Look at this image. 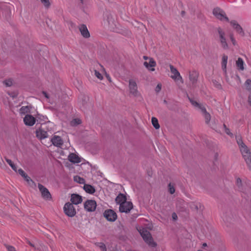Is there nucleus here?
I'll return each instance as SVG.
<instances>
[{"instance_id":"obj_1","label":"nucleus","mask_w":251,"mask_h":251,"mask_svg":"<svg viewBox=\"0 0 251 251\" xmlns=\"http://www.w3.org/2000/svg\"><path fill=\"white\" fill-rule=\"evenodd\" d=\"M237 143L248 168L251 171V149L245 145L241 137L237 138Z\"/></svg>"},{"instance_id":"obj_2","label":"nucleus","mask_w":251,"mask_h":251,"mask_svg":"<svg viewBox=\"0 0 251 251\" xmlns=\"http://www.w3.org/2000/svg\"><path fill=\"white\" fill-rule=\"evenodd\" d=\"M188 77L190 82V87L192 89H195L197 86L199 77V73L195 70L188 72Z\"/></svg>"},{"instance_id":"obj_3","label":"nucleus","mask_w":251,"mask_h":251,"mask_svg":"<svg viewBox=\"0 0 251 251\" xmlns=\"http://www.w3.org/2000/svg\"><path fill=\"white\" fill-rule=\"evenodd\" d=\"M129 93L135 97L140 95L138 90L137 85L135 80L130 79L129 80Z\"/></svg>"},{"instance_id":"obj_4","label":"nucleus","mask_w":251,"mask_h":251,"mask_svg":"<svg viewBox=\"0 0 251 251\" xmlns=\"http://www.w3.org/2000/svg\"><path fill=\"white\" fill-rule=\"evenodd\" d=\"M64 211L68 217H73L76 214L75 209L73 204L70 202H67L64 206Z\"/></svg>"},{"instance_id":"obj_5","label":"nucleus","mask_w":251,"mask_h":251,"mask_svg":"<svg viewBox=\"0 0 251 251\" xmlns=\"http://www.w3.org/2000/svg\"><path fill=\"white\" fill-rule=\"evenodd\" d=\"M38 188L41 194V196L44 199L46 200H51V195L47 188L40 183L38 184Z\"/></svg>"},{"instance_id":"obj_6","label":"nucleus","mask_w":251,"mask_h":251,"mask_svg":"<svg viewBox=\"0 0 251 251\" xmlns=\"http://www.w3.org/2000/svg\"><path fill=\"white\" fill-rule=\"evenodd\" d=\"M133 208L132 203L130 201H126L121 203L119 207V211L121 212L129 213Z\"/></svg>"},{"instance_id":"obj_7","label":"nucleus","mask_w":251,"mask_h":251,"mask_svg":"<svg viewBox=\"0 0 251 251\" xmlns=\"http://www.w3.org/2000/svg\"><path fill=\"white\" fill-rule=\"evenodd\" d=\"M77 28L81 35L84 38L88 39L90 37V33L86 25L83 24H80L78 26Z\"/></svg>"},{"instance_id":"obj_8","label":"nucleus","mask_w":251,"mask_h":251,"mask_svg":"<svg viewBox=\"0 0 251 251\" xmlns=\"http://www.w3.org/2000/svg\"><path fill=\"white\" fill-rule=\"evenodd\" d=\"M213 15L218 19L222 20L224 18L226 21L228 22V18L226 16L224 12L219 8H215L213 10Z\"/></svg>"},{"instance_id":"obj_9","label":"nucleus","mask_w":251,"mask_h":251,"mask_svg":"<svg viewBox=\"0 0 251 251\" xmlns=\"http://www.w3.org/2000/svg\"><path fill=\"white\" fill-rule=\"evenodd\" d=\"M103 215L108 221L111 222L115 221L117 218L116 213L111 209L105 210Z\"/></svg>"},{"instance_id":"obj_10","label":"nucleus","mask_w":251,"mask_h":251,"mask_svg":"<svg viewBox=\"0 0 251 251\" xmlns=\"http://www.w3.org/2000/svg\"><path fill=\"white\" fill-rule=\"evenodd\" d=\"M84 208L88 211H94L96 208V202L94 200H87L84 204Z\"/></svg>"},{"instance_id":"obj_11","label":"nucleus","mask_w":251,"mask_h":251,"mask_svg":"<svg viewBox=\"0 0 251 251\" xmlns=\"http://www.w3.org/2000/svg\"><path fill=\"white\" fill-rule=\"evenodd\" d=\"M171 72L173 74L171 77L173 79L180 80L183 83V79L182 76L180 75V73L173 65H170Z\"/></svg>"},{"instance_id":"obj_12","label":"nucleus","mask_w":251,"mask_h":251,"mask_svg":"<svg viewBox=\"0 0 251 251\" xmlns=\"http://www.w3.org/2000/svg\"><path fill=\"white\" fill-rule=\"evenodd\" d=\"M52 144L56 147L60 148L63 144V141L61 137L54 135L51 139Z\"/></svg>"},{"instance_id":"obj_13","label":"nucleus","mask_w":251,"mask_h":251,"mask_svg":"<svg viewBox=\"0 0 251 251\" xmlns=\"http://www.w3.org/2000/svg\"><path fill=\"white\" fill-rule=\"evenodd\" d=\"M25 124L28 126H32L35 123V118L30 115H26L24 119Z\"/></svg>"},{"instance_id":"obj_14","label":"nucleus","mask_w":251,"mask_h":251,"mask_svg":"<svg viewBox=\"0 0 251 251\" xmlns=\"http://www.w3.org/2000/svg\"><path fill=\"white\" fill-rule=\"evenodd\" d=\"M71 201L72 204H78L81 203L82 199L81 196L76 194H73L71 195Z\"/></svg>"},{"instance_id":"obj_15","label":"nucleus","mask_w":251,"mask_h":251,"mask_svg":"<svg viewBox=\"0 0 251 251\" xmlns=\"http://www.w3.org/2000/svg\"><path fill=\"white\" fill-rule=\"evenodd\" d=\"M231 25L236 29L237 32L241 34L242 36H244V32L242 27L235 21H231L230 22Z\"/></svg>"},{"instance_id":"obj_16","label":"nucleus","mask_w":251,"mask_h":251,"mask_svg":"<svg viewBox=\"0 0 251 251\" xmlns=\"http://www.w3.org/2000/svg\"><path fill=\"white\" fill-rule=\"evenodd\" d=\"M138 231L140 233L141 236L142 237L143 240L145 241V239H147L151 236V233L148 231L146 229L142 228L138 229Z\"/></svg>"},{"instance_id":"obj_17","label":"nucleus","mask_w":251,"mask_h":251,"mask_svg":"<svg viewBox=\"0 0 251 251\" xmlns=\"http://www.w3.org/2000/svg\"><path fill=\"white\" fill-rule=\"evenodd\" d=\"M69 160L73 163H77L80 162V158L76 154L72 153L68 156Z\"/></svg>"},{"instance_id":"obj_18","label":"nucleus","mask_w":251,"mask_h":251,"mask_svg":"<svg viewBox=\"0 0 251 251\" xmlns=\"http://www.w3.org/2000/svg\"><path fill=\"white\" fill-rule=\"evenodd\" d=\"M36 136L41 140L47 137L48 133L46 131L42 129H39L36 131Z\"/></svg>"},{"instance_id":"obj_19","label":"nucleus","mask_w":251,"mask_h":251,"mask_svg":"<svg viewBox=\"0 0 251 251\" xmlns=\"http://www.w3.org/2000/svg\"><path fill=\"white\" fill-rule=\"evenodd\" d=\"M83 189L86 193L90 194H93L96 192L95 188L90 184H84Z\"/></svg>"},{"instance_id":"obj_20","label":"nucleus","mask_w":251,"mask_h":251,"mask_svg":"<svg viewBox=\"0 0 251 251\" xmlns=\"http://www.w3.org/2000/svg\"><path fill=\"white\" fill-rule=\"evenodd\" d=\"M115 201L118 204H119L120 205L123 202H125L126 201V196L124 194L120 193L116 197Z\"/></svg>"},{"instance_id":"obj_21","label":"nucleus","mask_w":251,"mask_h":251,"mask_svg":"<svg viewBox=\"0 0 251 251\" xmlns=\"http://www.w3.org/2000/svg\"><path fill=\"white\" fill-rule=\"evenodd\" d=\"M244 64L243 60L240 57H239L236 61V65L238 69L241 71H243L245 69Z\"/></svg>"},{"instance_id":"obj_22","label":"nucleus","mask_w":251,"mask_h":251,"mask_svg":"<svg viewBox=\"0 0 251 251\" xmlns=\"http://www.w3.org/2000/svg\"><path fill=\"white\" fill-rule=\"evenodd\" d=\"M149 246L155 248L157 246V243L154 241L153 238L151 235L147 239H145L144 241Z\"/></svg>"},{"instance_id":"obj_23","label":"nucleus","mask_w":251,"mask_h":251,"mask_svg":"<svg viewBox=\"0 0 251 251\" xmlns=\"http://www.w3.org/2000/svg\"><path fill=\"white\" fill-rule=\"evenodd\" d=\"M24 178L26 181L28 185L30 186L31 187L35 188L36 187V183L32 179H31V178L29 176L26 175Z\"/></svg>"},{"instance_id":"obj_24","label":"nucleus","mask_w":251,"mask_h":251,"mask_svg":"<svg viewBox=\"0 0 251 251\" xmlns=\"http://www.w3.org/2000/svg\"><path fill=\"white\" fill-rule=\"evenodd\" d=\"M227 56L226 55H224L222 57V68L225 73H226V64L227 61Z\"/></svg>"},{"instance_id":"obj_25","label":"nucleus","mask_w":251,"mask_h":251,"mask_svg":"<svg viewBox=\"0 0 251 251\" xmlns=\"http://www.w3.org/2000/svg\"><path fill=\"white\" fill-rule=\"evenodd\" d=\"M151 124L153 127L156 129H158L160 128V125L158 123V120L155 117H152L151 118Z\"/></svg>"},{"instance_id":"obj_26","label":"nucleus","mask_w":251,"mask_h":251,"mask_svg":"<svg viewBox=\"0 0 251 251\" xmlns=\"http://www.w3.org/2000/svg\"><path fill=\"white\" fill-rule=\"evenodd\" d=\"M5 161L7 162V163L10 165V166L11 167V168L15 171L17 172V169L16 166V165L14 164V163L11 160L6 158L4 157Z\"/></svg>"},{"instance_id":"obj_27","label":"nucleus","mask_w":251,"mask_h":251,"mask_svg":"<svg viewBox=\"0 0 251 251\" xmlns=\"http://www.w3.org/2000/svg\"><path fill=\"white\" fill-rule=\"evenodd\" d=\"M74 180L75 181L79 184H85V180L83 178H82L78 176H75L74 177Z\"/></svg>"},{"instance_id":"obj_28","label":"nucleus","mask_w":251,"mask_h":251,"mask_svg":"<svg viewBox=\"0 0 251 251\" xmlns=\"http://www.w3.org/2000/svg\"><path fill=\"white\" fill-rule=\"evenodd\" d=\"M217 30L220 39L226 38L225 37V32L221 27H218L217 29Z\"/></svg>"},{"instance_id":"obj_29","label":"nucleus","mask_w":251,"mask_h":251,"mask_svg":"<svg viewBox=\"0 0 251 251\" xmlns=\"http://www.w3.org/2000/svg\"><path fill=\"white\" fill-rule=\"evenodd\" d=\"M81 121L79 119H74L70 122V125L72 126H76L80 124Z\"/></svg>"},{"instance_id":"obj_30","label":"nucleus","mask_w":251,"mask_h":251,"mask_svg":"<svg viewBox=\"0 0 251 251\" xmlns=\"http://www.w3.org/2000/svg\"><path fill=\"white\" fill-rule=\"evenodd\" d=\"M220 43H221V44L222 47L224 49L227 50L228 49V46L226 42V38H223V39H220Z\"/></svg>"},{"instance_id":"obj_31","label":"nucleus","mask_w":251,"mask_h":251,"mask_svg":"<svg viewBox=\"0 0 251 251\" xmlns=\"http://www.w3.org/2000/svg\"><path fill=\"white\" fill-rule=\"evenodd\" d=\"M20 113L22 114L28 113L30 111V107L28 106H23L20 109Z\"/></svg>"},{"instance_id":"obj_32","label":"nucleus","mask_w":251,"mask_h":251,"mask_svg":"<svg viewBox=\"0 0 251 251\" xmlns=\"http://www.w3.org/2000/svg\"><path fill=\"white\" fill-rule=\"evenodd\" d=\"M3 83L6 87H10L13 85V80L11 78L6 79L3 81Z\"/></svg>"},{"instance_id":"obj_33","label":"nucleus","mask_w":251,"mask_h":251,"mask_svg":"<svg viewBox=\"0 0 251 251\" xmlns=\"http://www.w3.org/2000/svg\"><path fill=\"white\" fill-rule=\"evenodd\" d=\"M245 86L246 89L251 92V80L250 79H247L245 82Z\"/></svg>"},{"instance_id":"obj_34","label":"nucleus","mask_w":251,"mask_h":251,"mask_svg":"<svg viewBox=\"0 0 251 251\" xmlns=\"http://www.w3.org/2000/svg\"><path fill=\"white\" fill-rule=\"evenodd\" d=\"M42 4L46 7L49 8L50 5V0H40Z\"/></svg>"},{"instance_id":"obj_35","label":"nucleus","mask_w":251,"mask_h":251,"mask_svg":"<svg viewBox=\"0 0 251 251\" xmlns=\"http://www.w3.org/2000/svg\"><path fill=\"white\" fill-rule=\"evenodd\" d=\"M236 184L238 188L241 189L242 188L243 184L242 180L240 178L238 177L236 179Z\"/></svg>"},{"instance_id":"obj_36","label":"nucleus","mask_w":251,"mask_h":251,"mask_svg":"<svg viewBox=\"0 0 251 251\" xmlns=\"http://www.w3.org/2000/svg\"><path fill=\"white\" fill-rule=\"evenodd\" d=\"M223 127L225 132L230 137H233V134L230 132L229 129L226 126L225 124L223 125Z\"/></svg>"},{"instance_id":"obj_37","label":"nucleus","mask_w":251,"mask_h":251,"mask_svg":"<svg viewBox=\"0 0 251 251\" xmlns=\"http://www.w3.org/2000/svg\"><path fill=\"white\" fill-rule=\"evenodd\" d=\"M204 116L206 124H208L211 120V116L210 114L208 112L204 114Z\"/></svg>"},{"instance_id":"obj_38","label":"nucleus","mask_w":251,"mask_h":251,"mask_svg":"<svg viewBox=\"0 0 251 251\" xmlns=\"http://www.w3.org/2000/svg\"><path fill=\"white\" fill-rule=\"evenodd\" d=\"M169 192L171 194H173L175 192V188L174 185L170 183L168 184Z\"/></svg>"},{"instance_id":"obj_39","label":"nucleus","mask_w":251,"mask_h":251,"mask_svg":"<svg viewBox=\"0 0 251 251\" xmlns=\"http://www.w3.org/2000/svg\"><path fill=\"white\" fill-rule=\"evenodd\" d=\"M97 246L102 251H107L106 246L103 243H98Z\"/></svg>"},{"instance_id":"obj_40","label":"nucleus","mask_w":251,"mask_h":251,"mask_svg":"<svg viewBox=\"0 0 251 251\" xmlns=\"http://www.w3.org/2000/svg\"><path fill=\"white\" fill-rule=\"evenodd\" d=\"M149 61V67H154L156 66V62L152 58H150Z\"/></svg>"},{"instance_id":"obj_41","label":"nucleus","mask_w":251,"mask_h":251,"mask_svg":"<svg viewBox=\"0 0 251 251\" xmlns=\"http://www.w3.org/2000/svg\"><path fill=\"white\" fill-rule=\"evenodd\" d=\"M189 100H190V101L191 103V104L196 107H199L200 106H201V104L199 103L197 101H196L190 98H189Z\"/></svg>"},{"instance_id":"obj_42","label":"nucleus","mask_w":251,"mask_h":251,"mask_svg":"<svg viewBox=\"0 0 251 251\" xmlns=\"http://www.w3.org/2000/svg\"><path fill=\"white\" fill-rule=\"evenodd\" d=\"M95 74L96 77L100 80H102L103 79V76L101 74L97 71L95 70Z\"/></svg>"},{"instance_id":"obj_43","label":"nucleus","mask_w":251,"mask_h":251,"mask_svg":"<svg viewBox=\"0 0 251 251\" xmlns=\"http://www.w3.org/2000/svg\"><path fill=\"white\" fill-rule=\"evenodd\" d=\"M17 171L18 173L24 178L27 175L22 169H19Z\"/></svg>"},{"instance_id":"obj_44","label":"nucleus","mask_w":251,"mask_h":251,"mask_svg":"<svg viewBox=\"0 0 251 251\" xmlns=\"http://www.w3.org/2000/svg\"><path fill=\"white\" fill-rule=\"evenodd\" d=\"M201 111V112L203 113V114H205L207 113H208L205 109V108L202 105H201L200 107H199Z\"/></svg>"},{"instance_id":"obj_45","label":"nucleus","mask_w":251,"mask_h":251,"mask_svg":"<svg viewBox=\"0 0 251 251\" xmlns=\"http://www.w3.org/2000/svg\"><path fill=\"white\" fill-rule=\"evenodd\" d=\"M161 89V85L160 84H158L155 88V91L156 92H159Z\"/></svg>"},{"instance_id":"obj_46","label":"nucleus","mask_w":251,"mask_h":251,"mask_svg":"<svg viewBox=\"0 0 251 251\" xmlns=\"http://www.w3.org/2000/svg\"><path fill=\"white\" fill-rule=\"evenodd\" d=\"M7 249L8 250V251H16L15 248L12 246H7Z\"/></svg>"},{"instance_id":"obj_47","label":"nucleus","mask_w":251,"mask_h":251,"mask_svg":"<svg viewBox=\"0 0 251 251\" xmlns=\"http://www.w3.org/2000/svg\"><path fill=\"white\" fill-rule=\"evenodd\" d=\"M172 218H173V220H174V221H176L177 219V216L176 213H175V212L173 213Z\"/></svg>"},{"instance_id":"obj_48","label":"nucleus","mask_w":251,"mask_h":251,"mask_svg":"<svg viewBox=\"0 0 251 251\" xmlns=\"http://www.w3.org/2000/svg\"><path fill=\"white\" fill-rule=\"evenodd\" d=\"M230 39H231V41H232V43L234 45V44H235V39H234V38H233V35H232V34H230Z\"/></svg>"},{"instance_id":"obj_49","label":"nucleus","mask_w":251,"mask_h":251,"mask_svg":"<svg viewBox=\"0 0 251 251\" xmlns=\"http://www.w3.org/2000/svg\"><path fill=\"white\" fill-rule=\"evenodd\" d=\"M42 94L47 99H49V95L47 94L46 92L42 91Z\"/></svg>"},{"instance_id":"obj_50","label":"nucleus","mask_w":251,"mask_h":251,"mask_svg":"<svg viewBox=\"0 0 251 251\" xmlns=\"http://www.w3.org/2000/svg\"><path fill=\"white\" fill-rule=\"evenodd\" d=\"M248 102L251 106V94L248 97Z\"/></svg>"},{"instance_id":"obj_51","label":"nucleus","mask_w":251,"mask_h":251,"mask_svg":"<svg viewBox=\"0 0 251 251\" xmlns=\"http://www.w3.org/2000/svg\"><path fill=\"white\" fill-rule=\"evenodd\" d=\"M144 65L147 68H149V64L147 62H145L144 63Z\"/></svg>"},{"instance_id":"obj_52","label":"nucleus","mask_w":251,"mask_h":251,"mask_svg":"<svg viewBox=\"0 0 251 251\" xmlns=\"http://www.w3.org/2000/svg\"><path fill=\"white\" fill-rule=\"evenodd\" d=\"M207 246V244L206 243H204L202 245V248H205V247H206Z\"/></svg>"},{"instance_id":"obj_53","label":"nucleus","mask_w":251,"mask_h":251,"mask_svg":"<svg viewBox=\"0 0 251 251\" xmlns=\"http://www.w3.org/2000/svg\"><path fill=\"white\" fill-rule=\"evenodd\" d=\"M218 153H216L215 154V158L216 160H217L218 159Z\"/></svg>"},{"instance_id":"obj_54","label":"nucleus","mask_w":251,"mask_h":251,"mask_svg":"<svg viewBox=\"0 0 251 251\" xmlns=\"http://www.w3.org/2000/svg\"><path fill=\"white\" fill-rule=\"evenodd\" d=\"M143 58L145 59V60H147V59H149L150 57H148V56H143Z\"/></svg>"},{"instance_id":"obj_55","label":"nucleus","mask_w":251,"mask_h":251,"mask_svg":"<svg viewBox=\"0 0 251 251\" xmlns=\"http://www.w3.org/2000/svg\"><path fill=\"white\" fill-rule=\"evenodd\" d=\"M106 77H107V78H108V80H109L110 82H111V80L110 77L109 76V75H106Z\"/></svg>"},{"instance_id":"obj_56","label":"nucleus","mask_w":251,"mask_h":251,"mask_svg":"<svg viewBox=\"0 0 251 251\" xmlns=\"http://www.w3.org/2000/svg\"><path fill=\"white\" fill-rule=\"evenodd\" d=\"M3 162V160L2 159V158H0V166H1L2 165V163Z\"/></svg>"},{"instance_id":"obj_57","label":"nucleus","mask_w":251,"mask_h":251,"mask_svg":"<svg viewBox=\"0 0 251 251\" xmlns=\"http://www.w3.org/2000/svg\"><path fill=\"white\" fill-rule=\"evenodd\" d=\"M195 208L198 211L199 210V207L198 205H195Z\"/></svg>"},{"instance_id":"obj_58","label":"nucleus","mask_w":251,"mask_h":251,"mask_svg":"<svg viewBox=\"0 0 251 251\" xmlns=\"http://www.w3.org/2000/svg\"><path fill=\"white\" fill-rule=\"evenodd\" d=\"M29 244L30 246H31L32 247H34V245L33 244H32L31 243L29 242Z\"/></svg>"},{"instance_id":"obj_59","label":"nucleus","mask_w":251,"mask_h":251,"mask_svg":"<svg viewBox=\"0 0 251 251\" xmlns=\"http://www.w3.org/2000/svg\"><path fill=\"white\" fill-rule=\"evenodd\" d=\"M163 102H164V103H165V104H167V100H163Z\"/></svg>"},{"instance_id":"obj_60","label":"nucleus","mask_w":251,"mask_h":251,"mask_svg":"<svg viewBox=\"0 0 251 251\" xmlns=\"http://www.w3.org/2000/svg\"><path fill=\"white\" fill-rule=\"evenodd\" d=\"M80 2L83 4V0H80Z\"/></svg>"},{"instance_id":"obj_61","label":"nucleus","mask_w":251,"mask_h":251,"mask_svg":"<svg viewBox=\"0 0 251 251\" xmlns=\"http://www.w3.org/2000/svg\"><path fill=\"white\" fill-rule=\"evenodd\" d=\"M150 70L151 71H154V68H152V69H150Z\"/></svg>"},{"instance_id":"obj_62","label":"nucleus","mask_w":251,"mask_h":251,"mask_svg":"<svg viewBox=\"0 0 251 251\" xmlns=\"http://www.w3.org/2000/svg\"><path fill=\"white\" fill-rule=\"evenodd\" d=\"M39 116V114H37V117L38 118Z\"/></svg>"},{"instance_id":"obj_63","label":"nucleus","mask_w":251,"mask_h":251,"mask_svg":"<svg viewBox=\"0 0 251 251\" xmlns=\"http://www.w3.org/2000/svg\"><path fill=\"white\" fill-rule=\"evenodd\" d=\"M202 251V250H199L198 251Z\"/></svg>"}]
</instances>
